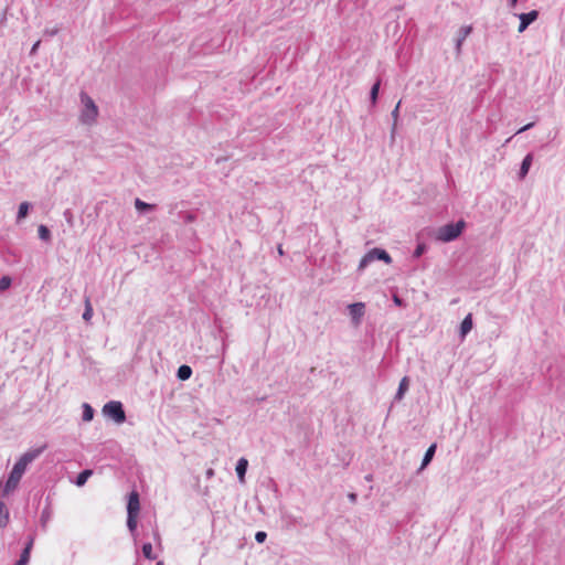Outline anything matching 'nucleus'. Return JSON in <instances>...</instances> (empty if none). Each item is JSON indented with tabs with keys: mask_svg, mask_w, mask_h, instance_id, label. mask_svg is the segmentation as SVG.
<instances>
[{
	"mask_svg": "<svg viewBox=\"0 0 565 565\" xmlns=\"http://www.w3.org/2000/svg\"><path fill=\"white\" fill-rule=\"evenodd\" d=\"M467 223L460 218L457 222H451L440 226L437 232V239L444 243L456 241L465 231Z\"/></svg>",
	"mask_w": 565,
	"mask_h": 565,
	"instance_id": "nucleus-1",
	"label": "nucleus"
},
{
	"mask_svg": "<svg viewBox=\"0 0 565 565\" xmlns=\"http://www.w3.org/2000/svg\"><path fill=\"white\" fill-rule=\"evenodd\" d=\"M140 511V498L136 490L128 494L127 501V527L134 535L137 531V519Z\"/></svg>",
	"mask_w": 565,
	"mask_h": 565,
	"instance_id": "nucleus-2",
	"label": "nucleus"
},
{
	"mask_svg": "<svg viewBox=\"0 0 565 565\" xmlns=\"http://www.w3.org/2000/svg\"><path fill=\"white\" fill-rule=\"evenodd\" d=\"M103 415L107 418L113 419L116 424H122L126 422V413L121 402L109 401L103 406Z\"/></svg>",
	"mask_w": 565,
	"mask_h": 565,
	"instance_id": "nucleus-3",
	"label": "nucleus"
},
{
	"mask_svg": "<svg viewBox=\"0 0 565 565\" xmlns=\"http://www.w3.org/2000/svg\"><path fill=\"white\" fill-rule=\"evenodd\" d=\"M25 470L26 468L20 465L18 461L14 463L2 489V497L9 495L17 489Z\"/></svg>",
	"mask_w": 565,
	"mask_h": 565,
	"instance_id": "nucleus-4",
	"label": "nucleus"
},
{
	"mask_svg": "<svg viewBox=\"0 0 565 565\" xmlns=\"http://www.w3.org/2000/svg\"><path fill=\"white\" fill-rule=\"evenodd\" d=\"M374 260H382L385 264H391L392 257L385 249L374 247L362 257L359 264V270L364 269L370 263Z\"/></svg>",
	"mask_w": 565,
	"mask_h": 565,
	"instance_id": "nucleus-5",
	"label": "nucleus"
},
{
	"mask_svg": "<svg viewBox=\"0 0 565 565\" xmlns=\"http://www.w3.org/2000/svg\"><path fill=\"white\" fill-rule=\"evenodd\" d=\"M81 100L84 105V109L82 111V121L85 124H90L96 119L98 115V108L95 102L86 93H81Z\"/></svg>",
	"mask_w": 565,
	"mask_h": 565,
	"instance_id": "nucleus-6",
	"label": "nucleus"
},
{
	"mask_svg": "<svg viewBox=\"0 0 565 565\" xmlns=\"http://www.w3.org/2000/svg\"><path fill=\"white\" fill-rule=\"evenodd\" d=\"M46 448L47 446L44 444L40 447L29 449L19 458L18 462L26 468L32 461L39 458Z\"/></svg>",
	"mask_w": 565,
	"mask_h": 565,
	"instance_id": "nucleus-7",
	"label": "nucleus"
},
{
	"mask_svg": "<svg viewBox=\"0 0 565 565\" xmlns=\"http://www.w3.org/2000/svg\"><path fill=\"white\" fill-rule=\"evenodd\" d=\"M515 15L520 19V24H519L518 31L520 33H522V32H524L529 28V25L531 23H533L534 21L537 20L539 11L537 10H532L530 12L519 13V14H515Z\"/></svg>",
	"mask_w": 565,
	"mask_h": 565,
	"instance_id": "nucleus-8",
	"label": "nucleus"
},
{
	"mask_svg": "<svg viewBox=\"0 0 565 565\" xmlns=\"http://www.w3.org/2000/svg\"><path fill=\"white\" fill-rule=\"evenodd\" d=\"M471 32H472V25H463L458 30L457 36L455 40V49H456L457 55H459L461 53V46H462L463 42L466 41V39L470 35Z\"/></svg>",
	"mask_w": 565,
	"mask_h": 565,
	"instance_id": "nucleus-9",
	"label": "nucleus"
},
{
	"mask_svg": "<svg viewBox=\"0 0 565 565\" xmlns=\"http://www.w3.org/2000/svg\"><path fill=\"white\" fill-rule=\"evenodd\" d=\"M349 313L351 316L352 321L355 324H359L362 317L364 316L365 306L363 302H354L348 306Z\"/></svg>",
	"mask_w": 565,
	"mask_h": 565,
	"instance_id": "nucleus-10",
	"label": "nucleus"
},
{
	"mask_svg": "<svg viewBox=\"0 0 565 565\" xmlns=\"http://www.w3.org/2000/svg\"><path fill=\"white\" fill-rule=\"evenodd\" d=\"M472 327H473L472 315L468 313L463 318V320L461 321L460 327H459V337L461 340H465L467 334L471 331Z\"/></svg>",
	"mask_w": 565,
	"mask_h": 565,
	"instance_id": "nucleus-11",
	"label": "nucleus"
},
{
	"mask_svg": "<svg viewBox=\"0 0 565 565\" xmlns=\"http://www.w3.org/2000/svg\"><path fill=\"white\" fill-rule=\"evenodd\" d=\"M436 449H437V445H436V444H431V445L427 448V450H426V452H425V455H424V457H423V460H422L420 467H419V469L417 470V473H419L420 471H423V470H424V469H425V468H426V467L431 462V460L434 459V456H435V454H436Z\"/></svg>",
	"mask_w": 565,
	"mask_h": 565,
	"instance_id": "nucleus-12",
	"label": "nucleus"
},
{
	"mask_svg": "<svg viewBox=\"0 0 565 565\" xmlns=\"http://www.w3.org/2000/svg\"><path fill=\"white\" fill-rule=\"evenodd\" d=\"M532 162H533V154L532 153H527L522 162H521V167H520V170H519V179L523 180L527 173H529V170L532 166Z\"/></svg>",
	"mask_w": 565,
	"mask_h": 565,
	"instance_id": "nucleus-13",
	"label": "nucleus"
},
{
	"mask_svg": "<svg viewBox=\"0 0 565 565\" xmlns=\"http://www.w3.org/2000/svg\"><path fill=\"white\" fill-rule=\"evenodd\" d=\"M408 388H409V377L404 376L398 384V388L394 396V401H396V402L402 401L404 398L406 392L408 391Z\"/></svg>",
	"mask_w": 565,
	"mask_h": 565,
	"instance_id": "nucleus-14",
	"label": "nucleus"
},
{
	"mask_svg": "<svg viewBox=\"0 0 565 565\" xmlns=\"http://www.w3.org/2000/svg\"><path fill=\"white\" fill-rule=\"evenodd\" d=\"M247 468H248V460L244 457L239 458L236 462L235 470H236L237 478L241 482L245 481V475H246Z\"/></svg>",
	"mask_w": 565,
	"mask_h": 565,
	"instance_id": "nucleus-15",
	"label": "nucleus"
},
{
	"mask_svg": "<svg viewBox=\"0 0 565 565\" xmlns=\"http://www.w3.org/2000/svg\"><path fill=\"white\" fill-rule=\"evenodd\" d=\"M51 518H52V509H51L50 498L47 497L46 498V505L42 510L41 518H40L41 525L43 527H45L46 523L51 520Z\"/></svg>",
	"mask_w": 565,
	"mask_h": 565,
	"instance_id": "nucleus-16",
	"label": "nucleus"
},
{
	"mask_svg": "<svg viewBox=\"0 0 565 565\" xmlns=\"http://www.w3.org/2000/svg\"><path fill=\"white\" fill-rule=\"evenodd\" d=\"M381 83H382L381 78H377L375 81V83L371 87V90H370V102H371V106L372 107H374L376 105V103H377Z\"/></svg>",
	"mask_w": 565,
	"mask_h": 565,
	"instance_id": "nucleus-17",
	"label": "nucleus"
},
{
	"mask_svg": "<svg viewBox=\"0 0 565 565\" xmlns=\"http://www.w3.org/2000/svg\"><path fill=\"white\" fill-rule=\"evenodd\" d=\"M192 373L193 372L190 365L182 364L177 371V379L180 381H186L191 377Z\"/></svg>",
	"mask_w": 565,
	"mask_h": 565,
	"instance_id": "nucleus-18",
	"label": "nucleus"
},
{
	"mask_svg": "<svg viewBox=\"0 0 565 565\" xmlns=\"http://www.w3.org/2000/svg\"><path fill=\"white\" fill-rule=\"evenodd\" d=\"M93 475V470L90 469H84L82 470L75 478L74 480V483L77 486V487H83L88 478Z\"/></svg>",
	"mask_w": 565,
	"mask_h": 565,
	"instance_id": "nucleus-19",
	"label": "nucleus"
},
{
	"mask_svg": "<svg viewBox=\"0 0 565 565\" xmlns=\"http://www.w3.org/2000/svg\"><path fill=\"white\" fill-rule=\"evenodd\" d=\"M135 207L140 213H147V212H150V211L154 210V205L153 204L147 203V202L140 200L139 198H137L135 200Z\"/></svg>",
	"mask_w": 565,
	"mask_h": 565,
	"instance_id": "nucleus-20",
	"label": "nucleus"
},
{
	"mask_svg": "<svg viewBox=\"0 0 565 565\" xmlns=\"http://www.w3.org/2000/svg\"><path fill=\"white\" fill-rule=\"evenodd\" d=\"M82 408H83L82 419H83L84 422H90V420H93L94 415H95V411H94V408H93L88 403H84V404L82 405Z\"/></svg>",
	"mask_w": 565,
	"mask_h": 565,
	"instance_id": "nucleus-21",
	"label": "nucleus"
},
{
	"mask_svg": "<svg viewBox=\"0 0 565 565\" xmlns=\"http://www.w3.org/2000/svg\"><path fill=\"white\" fill-rule=\"evenodd\" d=\"M31 209V204L29 202H22L19 205L18 214H17V222L22 221L29 214V211Z\"/></svg>",
	"mask_w": 565,
	"mask_h": 565,
	"instance_id": "nucleus-22",
	"label": "nucleus"
},
{
	"mask_svg": "<svg viewBox=\"0 0 565 565\" xmlns=\"http://www.w3.org/2000/svg\"><path fill=\"white\" fill-rule=\"evenodd\" d=\"M9 522V510L3 501L0 500V526L3 527Z\"/></svg>",
	"mask_w": 565,
	"mask_h": 565,
	"instance_id": "nucleus-23",
	"label": "nucleus"
},
{
	"mask_svg": "<svg viewBox=\"0 0 565 565\" xmlns=\"http://www.w3.org/2000/svg\"><path fill=\"white\" fill-rule=\"evenodd\" d=\"M38 234H39L40 239H42L43 242L51 241V237H52L51 231L46 225H43V224L40 225L38 228Z\"/></svg>",
	"mask_w": 565,
	"mask_h": 565,
	"instance_id": "nucleus-24",
	"label": "nucleus"
},
{
	"mask_svg": "<svg viewBox=\"0 0 565 565\" xmlns=\"http://www.w3.org/2000/svg\"><path fill=\"white\" fill-rule=\"evenodd\" d=\"M93 307L88 297L85 298V309L83 312V319L85 322H89L93 317Z\"/></svg>",
	"mask_w": 565,
	"mask_h": 565,
	"instance_id": "nucleus-25",
	"label": "nucleus"
},
{
	"mask_svg": "<svg viewBox=\"0 0 565 565\" xmlns=\"http://www.w3.org/2000/svg\"><path fill=\"white\" fill-rule=\"evenodd\" d=\"M141 551H142V554L143 556L147 558V559H150V561H153L157 558V555L153 554V551H152V544L147 542V543H143L142 544V547H141Z\"/></svg>",
	"mask_w": 565,
	"mask_h": 565,
	"instance_id": "nucleus-26",
	"label": "nucleus"
},
{
	"mask_svg": "<svg viewBox=\"0 0 565 565\" xmlns=\"http://www.w3.org/2000/svg\"><path fill=\"white\" fill-rule=\"evenodd\" d=\"M428 249V246L424 242H418L414 252H413V258H419L422 257Z\"/></svg>",
	"mask_w": 565,
	"mask_h": 565,
	"instance_id": "nucleus-27",
	"label": "nucleus"
},
{
	"mask_svg": "<svg viewBox=\"0 0 565 565\" xmlns=\"http://www.w3.org/2000/svg\"><path fill=\"white\" fill-rule=\"evenodd\" d=\"M12 279L10 276H2L0 278V291H6L11 287Z\"/></svg>",
	"mask_w": 565,
	"mask_h": 565,
	"instance_id": "nucleus-28",
	"label": "nucleus"
},
{
	"mask_svg": "<svg viewBox=\"0 0 565 565\" xmlns=\"http://www.w3.org/2000/svg\"><path fill=\"white\" fill-rule=\"evenodd\" d=\"M393 302L395 303V306H397L399 308L406 307V301L396 294L393 295Z\"/></svg>",
	"mask_w": 565,
	"mask_h": 565,
	"instance_id": "nucleus-29",
	"label": "nucleus"
},
{
	"mask_svg": "<svg viewBox=\"0 0 565 565\" xmlns=\"http://www.w3.org/2000/svg\"><path fill=\"white\" fill-rule=\"evenodd\" d=\"M266 539H267V533L266 532H264V531L256 532L255 540H256L257 543L262 544V543H264L266 541Z\"/></svg>",
	"mask_w": 565,
	"mask_h": 565,
	"instance_id": "nucleus-30",
	"label": "nucleus"
},
{
	"mask_svg": "<svg viewBox=\"0 0 565 565\" xmlns=\"http://www.w3.org/2000/svg\"><path fill=\"white\" fill-rule=\"evenodd\" d=\"M33 544H34V536L33 535H29L28 541L25 542V545H24L23 550L31 552L32 548H33Z\"/></svg>",
	"mask_w": 565,
	"mask_h": 565,
	"instance_id": "nucleus-31",
	"label": "nucleus"
},
{
	"mask_svg": "<svg viewBox=\"0 0 565 565\" xmlns=\"http://www.w3.org/2000/svg\"><path fill=\"white\" fill-rule=\"evenodd\" d=\"M399 105H401V102H398V104L395 106V108L392 110V117L394 119V124H393V130L395 129V126H396V120L398 118V110H399Z\"/></svg>",
	"mask_w": 565,
	"mask_h": 565,
	"instance_id": "nucleus-32",
	"label": "nucleus"
},
{
	"mask_svg": "<svg viewBox=\"0 0 565 565\" xmlns=\"http://www.w3.org/2000/svg\"><path fill=\"white\" fill-rule=\"evenodd\" d=\"M30 557H31V552L22 550L19 559H21V561H23V562L29 564Z\"/></svg>",
	"mask_w": 565,
	"mask_h": 565,
	"instance_id": "nucleus-33",
	"label": "nucleus"
},
{
	"mask_svg": "<svg viewBox=\"0 0 565 565\" xmlns=\"http://www.w3.org/2000/svg\"><path fill=\"white\" fill-rule=\"evenodd\" d=\"M533 126H534V122H529L525 126H523L522 128H520L516 134L524 132V131L531 129Z\"/></svg>",
	"mask_w": 565,
	"mask_h": 565,
	"instance_id": "nucleus-34",
	"label": "nucleus"
},
{
	"mask_svg": "<svg viewBox=\"0 0 565 565\" xmlns=\"http://www.w3.org/2000/svg\"><path fill=\"white\" fill-rule=\"evenodd\" d=\"M40 44H41V41L39 40V41H36V42L32 45L31 51H30V54H31V55H33V54H35V53H36V51H38V49H39Z\"/></svg>",
	"mask_w": 565,
	"mask_h": 565,
	"instance_id": "nucleus-35",
	"label": "nucleus"
},
{
	"mask_svg": "<svg viewBox=\"0 0 565 565\" xmlns=\"http://www.w3.org/2000/svg\"><path fill=\"white\" fill-rule=\"evenodd\" d=\"M348 498L352 503H355L358 501V494L354 492L349 493Z\"/></svg>",
	"mask_w": 565,
	"mask_h": 565,
	"instance_id": "nucleus-36",
	"label": "nucleus"
},
{
	"mask_svg": "<svg viewBox=\"0 0 565 565\" xmlns=\"http://www.w3.org/2000/svg\"><path fill=\"white\" fill-rule=\"evenodd\" d=\"M518 1H519V0H509V3H508V4H509V7H510L511 9H514V8L516 7V4H518Z\"/></svg>",
	"mask_w": 565,
	"mask_h": 565,
	"instance_id": "nucleus-37",
	"label": "nucleus"
},
{
	"mask_svg": "<svg viewBox=\"0 0 565 565\" xmlns=\"http://www.w3.org/2000/svg\"><path fill=\"white\" fill-rule=\"evenodd\" d=\"M45 33L51 35V36H53V35H55L57 33V29H53L51 31L46 30Z\"/></svg>",
	"mask_w": 565,
	"mask_h": 565,
	"instance_id": "nucleus-38",
	"label": "nucleus"
},
{
	"mask_svg": "<svg viewBox=\"0 0 565 565\" xmlns=\"http://www.w3.org/2000/svg\"><path fill=\"white\" fill-rule=\"evenodd\" d=\"M14 565H28V563H25L21 559H18Z\"/></svg>",
	"mask_w": 565,
	"mask_h": 565,
	"instance_id": "nucleus-39",
	"label": "nucleus"
},
{
	"mask_svg": "<svg viewBox=\"0 0 565 565\" xmlns=\"http://www.w3.org/2000/svg\"><path fill=\"white\" fill-rule=\"evenodd\" d=\"M372 479H373V476H372V475H367V476H365V480H366V481H372Z\"/></svg>",
	"mask_w": 565,
	"mask_h": 565,
	"instance_id": "nucleus-40",
	"label": "nucleus"
},
{
	"mask_svg": "<svg viewBox=\"0 0 565 565\" xmlns=\"http://www.w3.org/2000/svg\"><path fill=\"white\" fill-rule=\"evenodd\" d=\"M278 253H279L280 255H282V254H284V250H282L281 245H279V246H278Z\"/></svg>",
	"mask_w": 565,
	"mask_h": 565,
	"instance_id": "nucleus-41",
	"label": "nucleus"
},
{
	"mask_svg": "<svg viewBox=\"0 0 565 565\" xmlns=\"http://www.w3.org/2000/svg\"><path fill=\"white\" fill-rule=\"evenodd\" d=\"M212 475H213V470H212V469H210V470L207 471V476H212Z\"/></svg>",
	"mask_w": 565,
	"mask_h": 565,
	"instance_id": "nucleus-42",
	"label": "nucleus"
},
{
	"mask_svg": "<svg viewBox=\"0 0 565 565\" xmlns=\"http://www.w3.org/2000/svg\"><path fill=\"white\" fill-rule=\"evenodd\" d=\"M156 565H164V563L162 561H159V562H157Z\"/></svg>",
	"mask_w": 565,
	"mask_h": 565,
	"instance_id": "nucleus-43",
	"label": "nucleus"
}]
</instances>
